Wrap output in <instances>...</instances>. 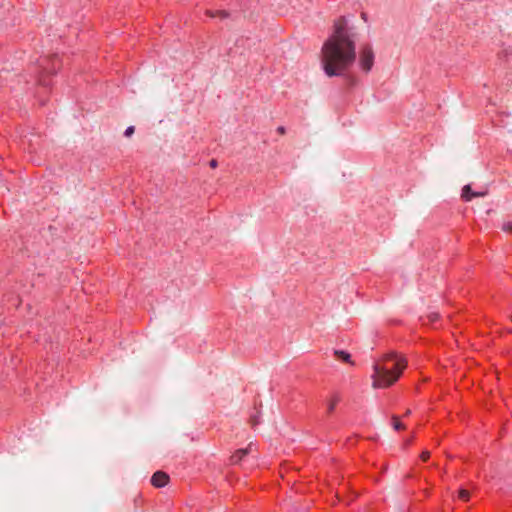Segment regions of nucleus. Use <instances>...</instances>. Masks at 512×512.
Returning a JSON list of instances; mask_svg holds the SVG:
<instances>
[{"mask_svg":"<svg viewBox=\"0 0 512 512\" xmlns=\"http://www.w3.org/2000/svg\"><path fill=\"white\" fill-rule=\"evenodd\" d=\"M258 422H259V421H258V419H257V418H252V419H251V423H252V425H253V426L257 425V424H258Z\"/></svg>","mask_w":512,"mask_h":512,"instance_id":"18","label":"nucleus"},{"mask_svg":"<svg viewBox=\"0 0 512 512\" xmlns=\"http://www.w3.org/2000/svg\"><path fill=\"white\" fill-rule=\"evenodd\" d=\"M502 229L506 232H509L512 234V223L511 222H505L503 225H502Z\"/></svg>","mask_w":512,"mask_h":512,"instance_id":"12","label":"nucleus"},{"mask_svg":"<svg viewBox=\"0 0 512 512\" xmlns=\"http://www.w3.org/2000/svg\"><path fill=\"white\" fill-rule=\"evenodd\" d=\"M347 21L344 17L334 23L333 34L322 47V64L325 73L339 76L355 61V43L346 31Z\"/></svg>","mask_w":512,"mask_h":512,"instance_id":"1","label":"nucleus"},{"mask_svg":"<svg viewBox=\"0 0 512 512\" xmlns=\"http://www.w3.org/2000/svg\"><path fill=\"white\" fill-rule=\"evenodd\" d=\"M252 451V444H249L247 448L239 449L237 450L232 456H231V463L237 464L239 463L248 453Z\"/></svg>","mask_w":512,"mask_h":512,"instance_id":"5","label":"nucleus"},{"mask_svg":"<svg viewBox=\"0 0 512 512\" xmlns=\"http://www.w3.org/2000/svg\"><path fill=\"white\" fill-rule=\"evenodd\" d=\"M410 414H411V411H410V410H407V411H406V413H405V415H406V416H407V415H410Z\"/></svg>","mask_w":512,"mask_h":512,"instance_id":"20","label":"nucleus"},{"mask_svg":"<svg viewBox=\"0 0 512 512\" xmlns=\"http://www.w3.org/2000/svg\"><path fill=\"white\" fill-rule=\"evenodd\" d=\"M458 497L462 501H468L470 498V492L466 489H460L458 492Z\"/></svg>","mask_w":512,"mask_h":512,"instance_id":"9","label":"nucleus"},{"mask_svg":"<svg viewBox=\"0 0 512 512\" xmlns=\"http://www.w3.org/2000/svg\"><path fill=\"white\" fill-rule=\"evenodd\" d=\"M359 62L365 72H369L374 64V51L371 46L365 45L360 51Z\"/></svg>","mask_w":512,"mask_h":512,"instance_id":"3","label":"nucleus"},{"mask_svg":"<svg viewBox=\"0 0 512 512\" xmlns=\"http://www.w3.org/2000/svg\"><path fill=\"white\" fill-rule=\"evenodd\" d=\"M169 481V476L163 471L155 472L151 477V483L154 487H164Z\"/></svg>","mask_w":512,"mask_h":512,"instance_id":"4","label":"nucleus"},{"mask_svg":"<svg viewBox=\"0 0 512 512\" xmlns=\"http://www.w3.org/2000/svg\"><path fill=\"white\" fill-rule=\"evenodd\" d=\"M362 18L366 19V14L365 13H362Z\"/></svg>","mask_w":512,"mask_h":512,"instance_id":"21","label":"nucleus"},{"mask_svg":"<svg viewBox=\"0 0 512 512\" xmlns=\"http://www.w3.org/2000/svg\"><path fill=\"white\" fill-rule=\"evenodd\" d=\"M511 321H512V315H511Z\"/></svg>","mask_w":512,"mask_h":512,"instance_id":"22","label":"nucleus"},{"mask_svg":"<svg viewBox=\"0 0 512 512\" xmlns=\"http://www.w3.org/2000/svg\"><path fill=\"white\" fill-rule=\"evenodd\" d=\"M407 366V360L395 353L387 354L381 363L373 367L372 387L375 389L387 388L394 384Z\"/></svg>","mask_w":512,"mask_h":512,"instance_id":"2","label":"nucleus"},{"mask_svg":"<svg viewBox=\"0 0 512 512\" xmlns=\"http://www.w3.org/2000/svg\"><path fill=\"white\" fill-rule=\"evenodd\" d=\"M277 131L280 133V134H284L285 133V129L284 127H278Z\"/></svg>","mask_w":512,"mask_h":512,"instance_id":"19","label":"nucleus"},{"mask_svg":"<svg viewBox=\"0 0 512 512\" xmlns=\"http://www.w3.org/2000/svg\"><path fill=\"white\" fill-rule=\"evenodd\" d=\"M209 165L211 168H216L218 165L217 160H215V159L210 160Z\"/></svg>","mask_w":512,"mask_h":512,"instance_id":"17","label":"nucleus"},{"mask_svg":"<svg viewBox=\"0 0 512 512\" xmlns=\"http://www.w3.org/2000/svg\"><path fill=\"white\" fill-rule=\"evenodd\" d=\"M207 15L210 17H219L220 19H226L229 14L225 10H217V11H207Z\"/></svg>","mask_w":512,"mask_h":512,"instance_id":"7","label":"nucleus"},{"mask_svg":"<svg viewBox=\"0 0 512 512\" xmlns=\"http://www.w3.org/2000/svg\"><path fill=\"white\" fill-rule=\"evenodd\" d=\"M134 133V127L133 126H129L125 132H124V135L126 137H130L132 134Z\"/></svg>","mask_w":512,"mask_h":512,"instance_id":"13","label":"nucleus"},{"mask_svg":"<svg viewBox=\"0 0 512 512\" xmlns=\"http://www.w3.org/2000/svg\"><path fill=\"white\" fill-rule=\"evenodd\" d=\"M472 191H471V186L470 185H465L463 188H462V194H461V197L465 200V201H471L472 200Z\"/></svg>","mask_w":512,"mask_h":512,"instance_id":"8","label":"nucleus"},{"mask_svg":"<svg viewBox=\"0 0 512 512\" xmlns=\"http://www.w3.org/2000/svg\"><path fill=\"white\" fill-rule=\"evenodd\" d=\"M338 401H339L338 397H334L333 399H331L329 401V403H328V412L329 413H331L335 409Z\"/></svg>","mask_w":512,"mask_h":512,"instance_id":"11","label":"nucleus"},{"mask_svg":"<svg viewBox=\"0 0 512 512\" xmlns=\"http://www.w3.org/2000/svg\"><path fill=\"white\" fill-rule=\"evenodd\" d=\"M334 355L336 356L337 359L341 361L353 364V362L351 361V355L343 350H335Z\"/></svg>","mask_w":512,"mask_h":512,"instance_id":"6","label":"nucleus"},{"mask_svg":"<svg viewBox=\"0 0 512 512\" xmlns=\"http://www.w3.org/2000/svg\"><path fill=\"white\" fill-rule=\"evenodd\" d=\"M487 195V191H479V192H473L472 193V198L473 197H484Z\"/></svg>","mask_w":512,"mask_h":512,"instance_id":"14","label":"nucleus"},{"mask_svg":"<svg viewBox=\"0 0 512 512\" xmlns=\"http://www.w3.org/2000/svg\"><path fill=\"white\" fill-rule=\"evenodd\" d=\"M429 319H430V321H432V322H433V321H436V320L438 319V314H437V313H431V314L429 315Z\"/></svg>","mask_w":512,"mask_h":512,"instance_id":"16","label":"nucleus"},{"mask_svg":"<svg viewBox=\"0 0 512 512\" xmlns=\"http://www.w3.org/2000/svg\"><path fill=\"white\" fill-rule=\"evenodd\" d=\"M420 457H421V459H422L423 461H427V460L429 459V457H430V452H429V451H423V452L421 453V456H420Z\"/></svg>","mask_w":512,"mask_h":512,"instance_id":"15","label":"nucleus"},{"mask_svg":"<svg viewBox=\"0 0 512 512\" xmlns=\"http://www.w3.org/2000/svg\"><path fill=\"white\" fill-rule=\"evenodd\" d=\"M392 420H393V427L395 430H401V429H405V426L404 424H402L400 421H399V418L397 416H393L392 417Z\"/></svg>","mask_w":512,"mask_h":512,"instance_id":"10","label":"nucleus"}]
</instances>
